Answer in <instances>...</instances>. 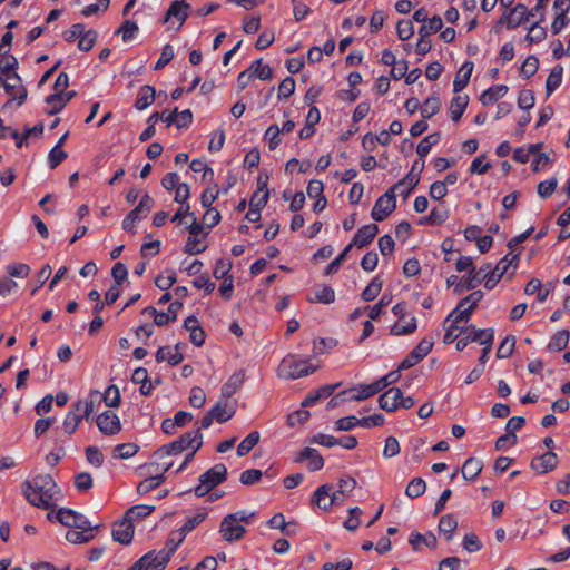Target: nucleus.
<instances>
[{"label": "nucleus", "mask_w": 570, "mask_h": 570, "mask_svg": "<svg viewBox=\"0 0 570 570\" xmlns=\"http://www.w3.org/2000/svg\"><path fill=\"white\" fill-rule=\"evenodd\" d=\"M515 345L514 336H507L497 350L498 358H507L512 355Z\"/></svg>", "instance_id": "69168bd1"}, {"label": "nucleus", "mask_w": 570, "mask_h": 570, "mask_svg": "<svg viewBox=\"0 0 570 570\" xmlns=\"http://www.w3.org/2000/svg\"><path fill=\"white\" fill-rule=\"evenodd\" d=\"M139 451V446L135 443H121L114 448V456L122 460L132 458Z\"/></svg>", "instance_id": "5fc2aeb1"}, {"label": "nucleus", "mask_w": 570, "mask_h": 570, "mask_svg": "<svg viewBox=\"0 0 570 570\" xmlns=\"http://www.w3.org/2000/svg\"><path fill=\"white\" fill-rule=\"evenodd\" d=\"M443 28L442 18L438 14L430 18L423 26L419 29V36L422 38H429L430 35L440 31Z\"/></svg>", "instance_id": "37998d69"}, {"label": "nucleus", "mask_w": 570, "mask_h": 570, "mask_svg": "<svg viewBox=\"0 0 570 570\" xmlns=\"http://www.w3.org/2000/svg\"><path fill=\"white\" fill-rule=\"evenodd\" d=\"M383 286V281L379 275L373 277V279L370 282V284L363 289L361 293V298L364 302H372L375 299Z\"/></svg>", "instance_id": "ea45409f"}, {"label": "nucleus", "mask_w": 570, "mask_h": 570, "mask_svg": "<svg viewBox=\"0 0 570 570\" xmlns=\"http://www.w3.org/2000/svg\"><path fill=\"white\" fill-rule=\"evenodd\" d=\"M469 104L468 95H458L451 99L450 102V117L454 122H458L464 114Z\"/></svg>", "instance_id": "7c9ffc66"}, {"label": "nucleus", "mask_w": 570, "mask_h": 570, "mask_svg": "<svg viewBox=\"0 0 570 570\" xmlns=\"http://www.w3.org/2000/svg\"><path fill=\"white\" fill-rule=\"evenodd\" d=\"M99 431L105 435H116L121 431V422L118 415L111 411H104L96 417Z\"/></svg>", "instance_id": "ddd939ff"}, {"label": "nucleus", "mask_w": 570, "mask_h": 570, "mask_svg": "<svg viewBox=\"0 0 570 570\" xmlns=\"http://www.w3.org/2000/svg\"><path fill=\"white\" fill-rule=\"evenodd\" d=\"M138 24L132 20H125L120 28L116 31V35H121L124 42L131 41L138 33Z\"/></svg>", "instance_id": "603ef678"}, {"label": "nucleus", "mask_w": 570, "mask_h": 570, "mask_svg": "<svg viewBox=\"0 0 570 570\" xmlns=\"http://www.w3.org/2000/svg\"><path fill=\"white\" fill-rule=\"evenodd\" d=\"M417 327L416 318L410 315L409 320L400 321L391 327V334L395 336L409 335L413 333Z\"/></svg>", "instance_id": "4c0bfd02"}, {"label": "nucleus", "mask_w": 570, "mask_h": 570, "mask_svg": "<svg viewBox=\"0 0 570 570\" xmlns=\"http://www.w3.org/2000/svg\"><path fill=\"white\" fill-rule=\"evenodd\" d=\"M570 338V332L568 330H560L553 334L550 338L547 348L550 352H559L567 347Z\"/></svg>", "instance_id": "c9c22d12"}, {"label": "nucleus", "mask_w": 570, "mask_h": 570, "mask_svg": "<svg viewBox=\"0 0 570 570\" xmlns=\"http://www.w3.org/2000/svg\"><path fill=\"white\" fill-rule=\"evenodd\" d=\"M68 154L59 147H53L48 154V166L50 169L57 168L65 159Z\"/></svg>", "instance_id": "338daca9"}, {"label": "nucleus", "mask_w": 570, "mask_h": 570, "mask_svg": "<svg viewBox=\"0 0 570 570\" xmlns=\"http://www.w3.org/2000/svg\"><path fill=\"white\" fill-rule=\"evenodd\" d=\"M473 62L464 61L461 68L456 71L454 81H453V92H461L468 85L473 71Z\"/></svg>", "instance_id": "b1692460"}, {"label": "nucleus", "mask_w": 570, "mask_h": 570, "mask_svg": "<svg viewBox=\"0 0 570 570\" xmlns=\"http://www.w3.org/2000/svg\"><path fill=\"white\" fill-rule=\"evenodd\" d=\"M26 500L33 507L50 509L61 499V491L50 474H37L21 484Z\"/></svg>", "instance_id": "f257e3e1"}, {"label": "nucleus", "mask_w": 570, "mask_h": 570, "mask_svg": "<svg viewBox=\"0 0 570 570\" xmlns=\"http://www.w3.org/2000/svg\"><path fill=\"white\" fill-rule=\"evenodd\" d=\"M460 334L465 335L470 342H478L482 345V341L491 337L494 341V330L492 327L479 330L473 324L461 328Z\"/></svg>", "instance_id": "bb28decb"}, {"label": "nucleus", "mask_w": 570, "mask_h": 570, "mask_svg": "<svg viewBox=\"0 0 570 570\" xmlns=\"http://www.w3.org/2000/svg\"><path fill=\"white\" fill-rule=\"evenodd\" d=\"M425 481L422 478H413L405 489V494L411 499H415L421 497L425 492Z\"/></svg>", "instance_id": "864d4df0"}, {"label": "nucleus", "mask_w": 570, "mask_h": 570, "mask_svg": "<svg viewBox=\"0 0 570 570\" xmlns=\"http://www.w3.org/2000/svg\"><path fill=\"white\" fill-rule=\"evenodd\" d=\"M208 517V511L206 508L197 509L191 512L184 522V524L178 529L183 537H187L194 529H196L202 522L206 520Z\"/></svg>", "instance_id": "393cba45"}, {"label": "nucleus", "mask_w": 570, "mask_h": 570, "mask_svg": "<svg viewBox=\"0 0 570 570\" xmlns=\"http://www.w3.org/2000/svg\"><path fill=\"white\" fill-rule=\"evenodd\" d=\"M154 206V199L150 197L149 194H145L138 205L130 210L122 220V229L126 232H134L135 233V226L137 223H139L142 218H145L149 212L151 210Z\"/></svg>", "instance_id": "6e6552de"}, {"label": "nucleus", "mask_w": 570, "mask_h": 570, "mask_svg": "<svg viewBox=\"0 0 570 570\" xmlns=\"http://www.w3.org/2000/svg\"><path fill=\"white\" fill-rule=\"evenodd\" d=\"M165 481L164 473H159L149 478L144 479L139 482L137 487V492L139 494H146L156 488H158Z\"/></svg>", "instance_id": "c03bdc74"}, {"label": "nucleus", "mask_w": 570, "mask_h": 570, "mask_svg": "<svg viewBox=\"0 0 570 570\" xmlns=\"http://www.w3.org/2000/svg\"><path fill=\"white\" fill-rule=\"evenodd\" d=\"M402 399V391L399 387H391L379 397V406L386 412H394L399 409V401Z\"/></svg>", "instance_id": "4be33fe9"}, {"label": "nucleus", "mask_w": 570, "mask_h": 570, "mask_svg": "<svg viewBox=\"0 0 570 570\" xmlns=\"http://www.w3.org/2000/svg\"><path fill=\"white\" fill-rule=\"evenodd\" d=\"M441 140V135L439 132L431 134L425 136L417 145L416 153L421 158L428 156L434 145H438Z\"/></svg>", "instance_id": "a19ab883"}, {"label": "nucleus", "mask_w": 570, "mask_h": 570, "mask_svg": "<svg viewBox=\"0 0 570 570\" xmlns=\"http://www.w3.org/2000/svg\"><path fill=\"white\" fill-rule=\"evenodd\" d=\"M530 12L524 4L518 3L511 10L504 12L499 20L500 24L505 23L508 29H514L528 20Z\"/></svg>", "instance_id": "4468645a"}, {"label": "nucleus", "mask_w": 570, "mask_h": 570, "mask_svg": "<svg viewBox=\"0 0 570 570\" xmlns=\"http://www.w3.org/2000/svg\"><path fill=\"white\" fill-rule=\"evenodd\" d=\"M169 562L159 550H150L140 557L128 570H163Z\"/></svg>", "instance_id": "f8f14e48"}, {"label": "nucleus", "mask_w": 570, "mask_h": 570, "mask_svg": "<svg viewBox=\"0 0 570 570\" xmlns=\"http://www.w3.org/2000/svg\"><path fill=\"white\" fill-rule=\"evenodd\" d=\"M92 530H79V531H75V530H69L67 531L66 533V540L70 543H86V542H89L92 538H94V534L91 533Z\"/></svg>", "instance_id": "13d9d810"}, {"label": "nucleus", "mask_w": 570, "mask_h": 570, "mask_svg": "<svg viewBox=\"0 0 570 570\" xmlns=\"http://www.w3.org/2000/svg\"><path fill=\"white\" fill-rule=\"evenodd\" d=\"M395 208L396 196L393 194V190H386L376 199L371 212V217L375 222H383L394 212Z\"/></svg>", "instance_id": "9b49d317"}, {"label": "nucleus", "mask_w": 570, "mask_h": 570, "mask_svg": "<svg viewBox=\"0 0 570 570\" xmlns=\"http://www.w3.org/2000/svg\"><path fill=\"white\" fill-rule=\"evenodd\" d=\"M441 102L439 97L431 96L426 98L420 107L421 116L423 119H429L439 112Z\"/></svg>", "instance_id": "a18cd8bd"}, {"label": "nucleus", "mask_w": 570, "mask_h": 570, "mask_svg": "<svg viewBox=\"0 0 570 570\" xmlns=\"http://www.w3.org/2000/svg\"><path fill=\"white\" fill-rule=\"evenodd\" d=\"M99 396L100 401L102 400L109 407H118L120 405V392L119 389L114 384L109 385L105 393L102 395L99 394Z\"/></svg>", "instance_id": "8fccbe9b"}, {"label": "nucleus", "mask_w": 570, "mask_h": 570, "mask_svg": "<svg viewBox=\"0 0 570 570\" xmlns=\"http://www.w3.org/2000/svg\"><path fill=\"white\" fill-rule=\"evenodd\" d=\"M261 434L258 431L250 432L237 446V455H247L253 448L259 442Z\"/></svg>", "instance_id": "49530a36"}, {"label": "nucleus", "mask_w": 570, "mask_h": 570, "mask_svg": "<svg viewBox=\"0 0 570 570\" xmlns=\"http://www.w3.org/2000/svg\"><path fill=\"white\" fill-rule=\"evenodd\" d=\"M448 218H449L448 209L434 207L430 212V215L426 218H424V220H422L421 224L425 222L431 225H442Z\"/></svg>", "instance_id": "680f3d73"}, {"label": "nucleus", "mask_w": 570, "mask_h": 570, "mask_svg": "<svg viewBox=\"0 0 570 570\" xmlns=\"http://www.w3.org/2000/svg\"><path fill=\"white\" fill-rule=\"evenodd\" d=\"M56 520L67 528L78 530L96 529L85 515L69 508H60L56 513Z\"/></svg>", "instance_id": "9d476101"}, {"label": "nucleus", "mask_w": 570, "mask_h": 570, "mask_svg": "<svg viewBox=\"0 0 570 570\" xmlns=\"http://www.w3.org/2000/svg\"><path fill=\"white\" fill-rule=\"evenodd\" d=\"M254 512L238 510L226 514L219 524V533L224 541L237 542L242 540L246 533V525L252 523Z\"/></svg>", "instance_id": "f03ea898"}, {"label": "nucleus", "mask_w": 570, "mask_h": 570, "mask_svg": "<svg viewBox=\"0 0 570 570\" xmlns=\"http://www.w3.org/2000/svg\"><path fill=\"white\" fill-rule=\"evenodd\" d=\"M186 537L180 534V531L177 529L176 531L170 532L165 547L159 551L170 560L174 553L177 551L178 547L184 542Z\"/></svg>", "instance_id": "473e14b6"}, {"label": "nucleus", "mask_w": 570, "mask_h": 570, "mask_svg": "<svg viewBox=\"0 0 570 570\" xmlns=\"http://www.w3.org/2000/svg\"><path fill=\"white\" fill-rule=\"evenodd\" d=\"M209 411L216 422L225 423L235 415L236 406L229 400L222 397Z\"/></svg>", "instance_id": "412c9836"}, {"label": "nucleus", "mask_w": 570, "mask_h": 570, "mask_svg": "<svg viewBox=\"0 0 570 570\" xmlns=\"http://www.w3.org/2000/svg\"><path fill=\"white\" fill-rule=\"evenodd\" d=\"M377 233L379 227L376 224L363 225L357 229L352 242L347 246H351V248L353 246H356L358 248L366 247L373 242Z\"/></svg>", "instance_id": "a211bd4d"}, {"label": "nucleus", "mask_w": 570, "mask_h": 570, "mask_svg": "<svg viewBox=\"0 0 570 570\" xmlns=\"http://www.w3.org/2000/svg\"><path fill=\"white\" fill-rule=\"evenodd\" d=\"M245 372L239 370L233 373L229 379L223 384L220 394L223 399L229 400L244 384Z\"/></svg>", "instance_id": "5701e85b"}, {"label": "nucleus", "mask_w": 570, "mask_h": 570, "mask_svg": "<svg viewBox=\"0 0 570 570\" xmlns=\"http://www.w3.org/2000/svg\"><path fill=\"white\" fill-rule=\"evenodd\" d=\"M375 394H377V391L373 383L358 384L340 393V395H342V401L344 402L364 401Z\"/></svg>", "instance_id": "f3484780"}, {"label": "nucleus", "mask_w": 570, "mask_h": 570, "mask_svg": "<svg viewBox=\"0 0 570 570\" xmlns=\"http://www.w3.org/2000/svg\"><path fill=\"white\" fill-rule=\"evenodd\" d=\"M202 445L203 434L199 432V429H196L194 431H188L180 435L177 440L163 445L158 449L157 454L159 458L165 455H177L186 450H189L191 446H195V450H199Z\"/></svg>", "instance_id": "39448f33"}, {"label": "nucleus", "mask_w": 570, "mask_h": 570, "mask_svg": "<svg viewBox=\"0 0 570 570\" xmlns=\"http://www.w3.org/2000/svg\"><path fill=\"white\" fill-rule=\"evenodd\" d=\"M100 403L98 391H92L88 399L79 400L72 404L71 409L65 416L62 429L67 434H72L77 431L81 420L89 419L95 412L96 404Z\"/></svg>", "instance_id": "7ed1b4c3"}, {"label": "nucleus", "mask_w": 570, "mask_h": 570, "mask_svg": "<svg viewBox=\"0 0 570 570\" xmlns=\"http://www.w3.org/2000/svg\"><path fill=\"white\" fill-rule=\"evenodd\" d=\"M401 374L399 370L391 371L384 376L380 377L377 381L373 382L374 386L376 387L377 393L383 391L389 385L395 383L399 381Z\"/></svg>", "instance_id": "0e129e2a"}, {"label": "nucleus", "mask_w": 570, "mask_h": 570, "mask_svg": "<svg viewBox=\"0 0 570 570\" xmlns=\"http://www.w3.org/2000/svg\"><path fill=\"white\" fill-rule=\"evenodd\" d=\"M233 263L229 258H219L216 261L213 275L216 279H226L233 277L230 275Z\"/></svg>", "instance_id": "3c124183"}, {"label": "nucleus", "mask_w": 570, "mask_h": 570, "mask_svg": "<svg viewBox=\"0 0 570 570\" xmlns=\"http://www.w3.org/2000/svg\"><path fill=\"white\" fill-rule=\"evenodd\" d=\"M558 462V455L552 451H548L531 461V469L539 474H546L553 471Z\"/></svg>", "instance_id": "6ab92c4d"}, {"label": "nucleus", "mask_w": 570, "mask_h": 570, "mask_svg": "<svg viewBox=\"0 0 570 570\" xmlns=\"http://www.w3.org/2000/svg\"><path fill=\"white\" fill-rule=\"evenodd\" d=\"M420 183L419 174L409 173L402 179H400L396 184H394L389 190H393V194L396 196L399 193L401 196H409V194L414 189V187Z\"/></svg>", "instance_id": "a878e982"}, {"label": "nucleus", "mask_w": 570, "mask_h": 570, "mask_svg": "<svg viewBox=\"0 0 570 570\" xmlns=\"http://www.w3.org/2000/svg\"><path fill=\"white\" fill-rule=\"evenodd\" d=\"M482 468V461L471 456L466 459L465 462L463 463V466L461 469L462 476L466 481H474L481 473Z\"/></svg>", "instance_id": "c756f323"}, {"label": "nucleus", "mask_w": 570, "mask_h": 570, "mask_svg": "<svg viewBox=\"0 0 570 570\" xmlns=\"http://www.w3.org/2000/svg\"><path fill=\"white\" fill-rule=\"evenodd\" d=\"M332 490V485L325 483L318 487L312 497V504L323 510L324 502L328 501V495Z\"/></svg>", "instance_id": "4d7b16f0"}, {"label": "nucleus", "mask_w": 570, "mask_h": 570, "mask_svg": "<svg viewBox=\"0 0 570 570\" xmlns=\"http://www.w3.org/2000/svg\"><path fill=\"white\" fill-rule=\"evenodd\" d=\"M547 36V31L543 27L539 24V22H534L530 28L529 32L525 36V40L530 43H538L542 41Z\"/></svg>", "instance_id": "774afa93"}, {"label": "nucleus", "mask_w": 570, "mask_h": 570, "mask_svg": "<svg viewBox=\"0 0 570 570\" xmlns=\"http://www.w3.org/2000/svg\"><path fill=\"white\" fill-rule=\"evenodd\" d=\"M2 87L6 94L10 96V99L3 104L2 109L11 107L14 100H17L18 106H21L26 101L28 91L22 85L21 77L17 72L7 75V77L3 78Z\"/></svg>", "instance_id": "0eeeda50"}, {"label": "nucleus", "mask_w": 570, "mask_h": 570, "mask_svg": "<svg viewBox=\"0 0 570 570\" xmlns=\"http://www.w3.org/2000/svg\"><path fill=\"white\" fill-rule=\"evenodd\" d=\"M154 510H155L154 505L137 504V505H134V507L129 508L126 511L125 517L130 522H132V521L140 520V519L149 515Z\"/></svg>", "instance_id": "09e8293b"}, {"label": "nucleus", "mask_w": 570, "mask_h": 570, "mask_svg": "<svg viewBox=\"0 0 570 570\" xmlns=\"http://www.w3.org/2000/svg\"><path fill=\"white\" fill-rule=\"evenodd\" d=\"M335 301V292L328 285H318L314 288V297L309 298L312 303L331 304Z\"/></svg>", "instance_id": "f704fd0d"}, {"label": "nucleus", "mask_w": 570, "mask_h": 570, "mask_svg": "<svg viewBox=\"0 0 570 570\" xmlns=\"http://www.w3.org/2000/svg\"><path fill=\"white\" fill-rule=\"evenodd\" d=\"M156 90L153 86L144 85L140 87L136 101L134 104L137 110L147 109L155 101Z\"/></svg>", "instance_id": "c85d7f7f"}, {"label": "nucleus", "mask_w": 570, "mask_h": 570, "mask_svg": "<svg viewBox=\"0 0 570 570\" xmlns=\"http://www.w3.org/2000/svg\"><path fill=\"white\" fill-rule=\"evenodd\" d=\"M458 528V521L452 514L442 515L439 521V531L444 534L446 541H451L453 532Z\"/></svg>", "instance_id": "58836bf2"}, {"label": "nucleus", "mask_w": 570, "mask_h": 570, "mask_svg": "<svg viewBox=\"0 0 570 570\" xmlns=\"http://www.w3.org/2000/svg\"><path fill=\"white\" fill-rule=\"evenodd\" d=\"M248 70L253 78L259 80H271L273 78V69L268 65H263L262 58L254 60Z\"/></svg>", "instance_id": "72a5a7b5"}, {"label": "nucleus", "mask_w": 570, "mask_h": 570, "mask_svg": "<svg viewBox=\"0 0 570 570\" xmlns=\"http://www.w3.org/2000/svg\"><path fill=\"white\" fill-rule=\"evenodd\" d=\"M77 92L75 90L70 91H56L52 95L46 97L45 101L50 107L47 110V114L50 116L59 114L66 105L76 97Z\"/></svg>", "instance_id": "2eb2a0df"}, {"label": "nucleus", "mask_w": 570, "mask_h": 570, "mask_svg": "<svg viewBox=\"0 0 570 570\" xmlns=\"http://www.w3.org/2000/svg\"><path fill=\"white\" fill-rule=\"evenodd\" d=\"M296 82L293 77H286L282 80V82L278 86V99H287L289 98L294 91H295Z\"/></svg>", "instance_id": "e2e57ef3"}, {"label": "nucleus", "mask_w": 570, "mask_h": 570, "mask_svg": "<svg viewBox=\"0 0 570 570\" xmlns=\"http://www.w3.org/2000/svg\"><path fill=\"white\" fill-rule=\"evenodd\" d=\"M112 539L121 544H129L134 537V525L126 517L112 527Z\"/></svg>", "instance_id": "aec40b11"}, {"label": "nucleus", "mask_w": 570, "mask_h": 570, "mask_svg": "<svg viewBox=\"0 0 570 570\" xmlns=\"http://www.w3.org/2000/svg\"><path fill=\"white\" fill-rule=\"evenodd\" d=\"M189 9L190 6L185 0H174L170 2L163 21L169 22L171 19H176L178 21L177 29H179L187 20Z\"/></svg>", "instance_id": "dca6fc26"}, {"label": "nucleus", "mask_w": 570, "mask_h": 570, "mask_svg": "<svg viewBox=\"0 0 570 570\" xmlns=\"http://www.w3.org/2000/svg\"><path fill=\"white\" fill-rule=\"evenodd\" d=\"M482 281L485 282V278L480 274V268L476 271L475 267H473L466 276L461 278V284L463 288L470 291L474 289Z\"/></svg>", "instance_id": "6e6d98bb"}, {"label": "nucleus", "mask_w": 570, "mask_h": 570, "mask_svg": "<svg viewBox=\"0 0 570 570\" xmlns=\"http://www.w3.org/2000/svg\"><path fill=\"white\" fill-rule=\"evenodd\" d=\"M155 358L158 363L167 361L169 365L176 366L184 361L183 352L173 353L170 346H161L157 350Z\"/></svg>", "instance_id": "2f4dec72"}, {"label": "nucleus", "mask_w": 570, "mask_h": 570, "mask_svg": "<svg viewBox=\"0 0 570 570\" xmlns=\"http://www.w3.org/2000/svg\"><path fill=\"white\" fill-rule=\"evenodd\" d=\"M97 38L98 35L94 29L85 30L78 41L79 50L89 51L95 46Z\"/></svg>", "instance_id": "bf43d9fd"}, {"label": "nucleus", "mask_w": 570, "mask_h": 570, "mask_svg": "<svg viewBox=\"0 0 570 570\" xmlns=\"http://www.w3.org/2000/svg\"><path fill=\"white\" fill-rule=\"evenodd\" d=\"M317 370L309 358H299L288 354L279 363L277 374L285 380H296L313 374Z\"/></svg>", "instance_id": "20e7f679"}, {"label": "nucleus", "mask_w": 570, "mask_h": 570, "mask_svg": "<svg viewBox=\"0 0 570 570\" xmlns=\"http://www.w3.org/2000/svg\"><path fill=\"white\" fill-rule=\"evenodd\" d=\"M227 478V468L217 463L199 475V484L194 488L196 497L202 498L209 493L215 487L223 483Z\"/></svg>", "instance_id": "423d86ee"}, {"label": "nucleus", "mask_w": 570, "mask_h": 570, "mask_svg": "<svg viewBox=\"0 0 570 570\" xmlns=\"http://www.w3.org/2000/svg\"><path fill=\"white\" fill-rule=\"evenodd\" d=\"M473 311L469 308L468 305L461 306V301L458 303L456 307L448 315L444 324L453 321V323L466 322L472 315Z\"/></svg>", "instance_id": "de8ad7c7"}, {"label": "nucleus", "mask_w": 570, "mask_h": 570, "mask_svg": "<svg viewBox=\"0 0 570 570\" xmlns=\"http://www.w3.org/2000/svg\"><path fill=\"white\" fill-rule=\"evenodd\" d=\"M510 267L511 261H509V255L501 258L494 268H492L490 263L482 265L480 267V274L485 278L484 287L487 289H493L503 275L509 272Z\"/></svg>", "instance_id": "1a4fd4ad"}, {"label": "nucleus", "mask_w": 570, "mask_h": 570, "mask_svg": "<svg viewBox=\"0 0 570 570\" xmlns=\"http://www.w3.org/2000/svg\"><path fill=\"white\" fill-rule=\"evenodd\" d=\"M409 543L412 546L413 550H420V543H424L429 548H435L436 538L431 532L426 535L419 532H412L409 538Z\"/></svg>", "instance_id": "79ce46f5"}, {"label": "nucleus", "mask_w": 570, "mask_h": 570, "mask_svg": "<svg viewBox=\"0 0 570 570\" xmlns=\"http://www.w3.org/2000/svg\"><path fill=\"white\" fill-rule=\"evenodd\" d=\"M539 68V60L535 56H529L522 63L520 73L523 78L529 79L535 75Z\"/></svg>", "instance_id": "052dcab7"}, {"label": "nucleus", "mask_w": 570, "mask_h": 570, "mask_svg": "<svg viewBox=\"0 0 570 570\" xmlns=\"http://www.w3.org/2000/svg\"><path fill=\"white\" fill-rule=\"evenodd\" d=\"M563 68L557 65L549 73L546 81L547 96L552 95L562 83Z\"/></svg>", "instance_id": "e433bc0d"}, {"label": "nucleus", "mask_w": 570, "mask_h": 570, "mask_svg": "<svg viewBox=\"0 0 570 570\" xmlns=\"http://www.w3.org/2000/svg\"><path fill=\"white\" fill-rule=\"evenodd\" d=\"M508 91L509 88L505 85H493L482 92L480 97V102L483 106L492 105L497 102L500 98L505 96Z\"/></svg>", "instance_id": "cd10ccee"}]
</instances>
